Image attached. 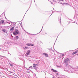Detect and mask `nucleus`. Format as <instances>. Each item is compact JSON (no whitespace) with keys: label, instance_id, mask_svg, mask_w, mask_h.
Returning a JSON list of instances; mask_svg holds the SVG:
<instances>
[{"label":"nucleus","instance_id":"nucleus-1","mask_svg":"<svg viewBox=\"0 0 78 78\" xmlns=\"http://www.w3.org/2000/svg\"><path fill=\"white\" fill-rule=\"evenodd\" d=\"M37 66H38V64H33V66L34 69H37Z\"/></svg>","mask_w":78,"mask_h":78},{"label":"nucleus","instance_id":"nucleus-2","mask_svg":"<svg viewBox=\"0 0 78 78\" xmlns=\"http://www.w3.org/2000/svg\"><path fill=\"white\" fill-rule=\"evenodd\" d=\"M19 33V31L18 30H15V31L13 33V34L14 36H16V34H17Z\"/></svg>","mask_w":78,"mask_h":78},{"label":"nucleus","instance_id":"nucleus-3","mask_svg":"<svg viewBox=\"0 0 78 78\" xmlns=\"http://www.w3.org/2000/svg\"><path fill=\"white\" fill-rule=\"evenodd\" d=\"M30 52H31V51H30V50H28V51H27L26 53L25 54L26 56H27L28 55H29Z\"/></svg>","mask_w":78,"mask_h":78},{"label":"nucleus","instance_id":"nucleus-4","mask_svg":"<svg viewBox=\"0 0 78 78\" xmlns=\"http://www.w3.org/2000/svg\"><path fill=\"white\" fill-rule=\"evenodd\" d=\"M26 45L27 46H34V45L33 44L27 43L26 44Z\"/></svg>","mask_w":78,"mask_h":78},{"label":"nucleus","instance_id":"nucleus-5","mask_svg":"<svg viewBox=\"0 0 78 78\" xmlns=\"http://www.w3.org/2000/svg\"><path fill=\"white\" fill-rule=\"evenodd\" d=\"M67 62H69V58H67V60L65 59L64 60V62L65 63H67Z\"/></svg>","mask_w":78,"mask_h":78},{"label":"nucleus","instance_id":"nucleus-6","mask_svg":"<svg viewBox=\"0 0 78 78\" xmlns=\"http://www.w3.org/2000/svg\"><path fill=\"white\" fill-rule=\"evenodd\" d=\"M78 53V50L72 53V55H75V54H76V53Z\"/></svg>","mask_w":78,"mask_h":78},{"label":"nucleus","instance_id":"nucleus-7","mask_svg":"<svg viewBox=\"0 0 78 78\" xmlns=\"http://www.w3.org/2000/svg\"><path fill=\"white\" fill-rule=\"evenodd\" d=\"M4 23V20H1L0 22V23L1 24H3Z\"/></svg>","mask_w":78,"mask_h":78},{"label":"nucleus","instance_id":"nucleus-8","mask_svg":"<svg viewBox=\"0 0 78 78\" xmlns=\"http://www.w3.org/2000/svg\"><path fill=\"white\" fill-rule=\"evenodd\" d=\"M46 57H48V54L46 53H44L43 54Z\"/></svg>","mask_w":78,"mask_h":78},{"label":"nucleus","instance_id":"nucleus-9","mask_svg":"<svg viewBox=\"0 0 78 78\" xmlns=\"http://www.w3.org/2000/svg\"><path fill=\"white\" fill-rule=\"evenodd\" d=\"M14 30V27H12L10 30V31H12Z\"/></svg>","mask_w":78,"mask_h":78},{"label":"nucleus","instance_id":"nucleus-10","mask_svg":"<svg viewBox=\"0 0 78 78\" xmlns=\"http://www.w3.org/2000/svg\"><path fill=\"white\" fill-rule=\"evenodd\" d=\"M51 70L52 71H53V72H57V71L55 70H54V69H51Z\"/></svg>","mask_w":78,"mask_h":78},{"label":"nucleus","instance_id":"nucleus-11","mask_svg":"<svg viewBox=\"0 0 78 78\" xmlns=\"http://www.w3.org/2000/svg\"><path fill=\"white\" fill-rule=\"evenodd\" d=\"M15 38H16V40H17V39H19V36H16Z\"/></svg>","mask_w":78,"mask_h":78},{"label":"nucleus","instance_id":"nucleus-12","mask_svg":"<svg viewBox=\"0 0 78 78\" xmlns=\"http://www.w3.org/2000/svg\"><path fill=\"white\" fill-rule=\"evenodd\" d=\"M2 31H3V32H5L6 31V30L5 29H2Z\"/></svg>","mask_w":78,"mask_h":78},{"label":"nucleus","instance_id":"nucleus-13","mask_svg":"<svg viewBox=\"0 0 78 78\" xmlns=\"http://www.w3.org/2000/svg\"><path fill=\"white\" fill-rule=\"evenodd\" d=\"M27 48H28L27 47H25V48H23V49L24 50H25V49H27Z\"/></svg>","mask_w":78,"mask_h":78},{"label":"nucleus","instance_id":"nucleus-14","mask_svg":"<svg viewBox=\"0 0 78 78\" xmlns=\"http://www.w3.org/2000/svg\"><path fill=\"white\" fill-rule=\"evenodd\" d=\"M29 68H31V69H32V68H33V66H31Z\"/></svg>","mask_w":78,"mask_h":78},{"label":"nucleus","instance_id":"nucleus-15","mask_svg":"<svg viewBox=\"0 0 78 78\" xmlns=\"http://www.w3.org/2000/svg\"><path fill=\"white\" fill-rule=\"evenodd\" d=\"M10 66H11V67H12V64H10Z\"/></svg>","mask_w":78,"mask_h":78},{"label":"nucleus","instance_id":"nucleus-16","mask_svg":"<svg viewBox=\"0 0 78 78\" xmlns=\"http://www.w3.org/2000/svg\"><path fill=\"white\" fill-rule=\"evenodd\" d=\"M62 56H64V54H62Z\"/></svg>","mask_w":78,"mask_h":78},{"label":"nucleus","instance_id":"nucleus-17","mask_svg":"<svg viewBox=\"0 0 78 78\" xmlns=\"http://www.w3.org/2000/svg\"><path fill=\"white\" fill-rule=\"evenodd\" d=\"M57 75H58V73H57Z\"/></svg>","mask_w":78,"mask_h":78},{"label":"nucleus","instance_id":"nucleus-18","mask_svg":"<svg viewBox=\"0 0 78 78\" xmlns=\"http://www.w3.org/2000/svg\"><path fill=\"white\" fill-rule=\"evenodd\" d=\"M61 1H62V2H63L64 1V0H61Z\"/></svg>","mask_w":78,"mask_h":78},{"label":"nucleus","instance_id":"nucleus-19","mask_svg":"<svg viewBox=\"0 0 78 78\" xmlns=\"http://www.w3.org/2000/svg\"><path fill=\"white\" fill-rule=\"evenodd\" d=\"M45 34H47V32L45 33Z\"/></svg>","mask_w":78,"mask_h":78},{"label":"nucleus","instance_id":"nucleus-20","mask_svg":"<svg viewBox=\"0 0 78 78\" xmlns=\"http://www.w3.org/2000/svg\"><path fill=\"white\" fill-rule=\"evenodd\" d=\"M77 68H78V66H77Z\"/></svg>","mask_w":78,"mask_h":78}]
</instances>
